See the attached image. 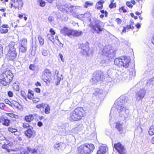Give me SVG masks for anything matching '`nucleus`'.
Wrapping results in <instances>:
<instances>
[{
	"label": "nucleus",
	"mask_w": 154,
	"mask_h": 154,
	"mask_svg": "<svg viewBox=\"0 0 154 154\" xmlns=\"http://www.w3.org/2000/svg\"><path fill=\"white\" fill-rule=\"evenodd\" d=\"M126 102L125 98L121 96L115 103L119 116L124 118L125 119L128 116L129 113L128 108L125 104Z\"/></svg>",
	"instance_id": "obj_1"
},
{
	"label": "nucleus",
	"mask_w": 154,
	"mask_h": 154,
	"mask_svg": "<svg viewBox=\"0 0 154 154\" xmlns=\"http://www.w3.org/2000/svg\"><path fill=\"white\" fill-rule=\"evenodd\" d=\"M90 22L89 26L93 32L98 34H100L104 29L102 22L95 18L91 19Z\"/></svg>",
	"instance_id": "obj_2"
},
{
	"label": "nucleus",
	"mask_w": 154,
	"mask_h": 154,
	"mask_svg": "<svg viewBox=\"0 0 154 154\" xmlns=\"http://www.w3.org/2000/svg\"><path fill=\"white\" fill-rule=\"evenodd\" d=\"M14 77L10 70H7L0 75V85L6 86L9 85Z\"/></svg>",
	"instance_id": "obj_3"
},
{
	"label": "nucleus",
	"mask_w": 154,
	"mask_h": 154,
	"mask_svg": "<svg viewBox=\"0 0 154 154\" xmlns=\"http://www.w3.org/2000/svg\"><path fill=\"white\" fill-rule=\"evenodd\" d=\"M84 111L82 107H78L69 114V119L70 121H78L83 116Z\"/></svg>",
	"instance_id": "obj_4"
},
{
	"label": "nucleus",
	"mask_w": 154,
	"mask_h": 154,
	"mask_svg": "<svg viewBox=\"0 0 154 154\" xmlns=\"http://www.w3.org/2000/svg\"><path fill=\"white\" fill-rule=\"evenodd\" d=\"M94 149V145L92 144L85 143L77 148L78 154H90Z\"/></svg>",
	"instance_id": "obj_5"
},
{
	"label": "nucleus",
	"mask_w": 154,
	"mask_h": 154,
	"mask_svg": "<svg viewBox=\"0 0 154 154\" xmlns=\"http://www.w3.org/2000/svg\"><path fill=\"white\" fill-rule=\"evenodd\" d=\"M17 45L15 42H11L9 45V50L7 55L8 59L14 60L16 59L17 54L16 52Z\"/></svg>",
	"instance_id": "obj_6"
},
{
	"label": "nucleus",
	"mask_w": 154,
	"mask_h": 154,
	"mask_svg": "<svg viewBox=\"0 0 154 154\" xmlns=\"http://www.w3.org/2000/svg\"><path fill=\"white\" fill-rule=\"evenodd\" d=\"M115 64L119 67L123 66L125 68L128 67L130 62V58L125 57L123 58H116L114 60Z\"/></svg>",
	"instance_id": "obj_7"
},
{
	"label": "nucleus",
	"mask_w": 154,
	"mask_h": 154,
	"mask_svg": "<svg viewBox=\"0 0 154 154\" xmlns=\"http://www.w3.org/2000/svg\"><path fill=\"white\" fill-rule=\"evenodd\" d=\"M104 79V76L103 73L101 71H96L93 74V77L91 80V82H93V83L94 82L96 83L100 81H102Z\"/></svg>",
	"instance_id": "obj_8"
},
{
	"label": "nucleus",
	"mask_w": 154,
	"mask_h": 154,
	"mask_svg": "<svg viewBox=\"0 0 154 154\" xmlns=\"http://www.w3.org/2000/svg\"><path fill=\"white\" fill-rule=\"evenodd\" d=\"M13 143L8 140H0V147L5 149L9 152H10L11 147Z\"/></svg>",
	"instance_id": "obj_9"
},
{
	"label": "nucleus",
	"mask_w": 154,
	"mask_h": 154,
	"mask_svg": "<svg viewBox=\"0 0 154 154\" xmlns=\"http://www.w3.org/2000/svg\"><path fill=\"white\" fill-rule=\"evenodd\" d=\"M24 133L25 136L28 138H30L35 136V132L33 130L32 127H30L28 129L24 132Z\"/></svg>",
	"instance_id": "obj_10"
},
{
	"label": "nucleus",
	"mask_w": 154,
	"mask_h": 154,
	"mask_svg": "<svg viewBox=\"0 0 154 154\" xmlns=\"http://www.w3.org/2000/svg\"><path fill=\"white\" fill-rule=\"evenodd\" d=\"M81 50L80 52L82 54L88 56V51L89 47L87 44H81L79 48Z\"/></svg>",
	"instance_id": "obj_11"
},
{
	"label": "nucleus",
	"mask_w": 154,
	"mask_h": 154,
	"mask_svg": "<svg viewBox=\"0 0 154 154\" xmlns=\"http://www.w3.org/2000/svg\"><path fill=\"white\" fill-rule=\"evenodd\" d=\"M146 93V90L143 89H140L136 94V100L138 101L142 100L144 97Z\"/></svg>",
	"instance_id": "obj_12"
},
{
	"label": "nucleus",
	"mask_w": 154,
	"mask_h": 154,
	"mask_svg": "<svg viewBox=\"0 0 154 154\" xmlns=\"http://www.w3.org/2000/svg\"><path fill=\"white\" fill-rule=\"evenodd\" d=\"M115 149L118 152L119 154H125V149L124 146L120 143L114 144Z\"/></svg>",
	"instance_id": "obj_13"
},
{
	"label": "nucleus",
	"mask_w": 154,
	"mask_h": 154,
	"mask_svg": "<svg viewBox=\"0 0 154 154\" xmlns=\"http://www.w3.org/2000/svg\"><path fill=\"white\" fill-rule=\"evenodd\" d=\"M72 30L66 27H64L63 29L60 30V33L64 35H67L69 37H71Z\"/></svg>",
	"instance_id": "obj_14"
},
{
	"label": "nucleus",
	"mask_w": 154,
	"mask_h": 154,
	"mask_svg": "<svg viewBox=\"0 0 154 154\" xmlns=\"http://www.w3.org/2000/svg\"><path fill=\"white\" fill-rule=\"evenodd\" d=\"M69 5L67 4L65 5L60 3L57 6V7L59 10L65 12L68 11V9Z\"/></svg>",
	"instance_id": "obj_15"
},
{
	"label": "nucleus",
	"mask_w": 154,
	"mask_h": 154,
	"mask_svg": "<svg viewBox=\"0 0 154 154\" xmlns=\"http://www.w3.org/2000/svg\"><path fill=\"white\" fill-rule=\"evenodd\" d=\"M107 150L106 146L105 145H102L100 146L99 149L97 151V154H105Z\"/></svg>",
	"instance_id": "obj_16"
},
{
	"label": "nucleus",
	"mask_w": 154,
	"mask_h": 154,
	"mask_svg": "<svg viewBox=\"0 0 154 154\" xmlns=\"http://www.w3.org/2000/svg\"><path fill=\"white\" fill-rule=\"evenodd\" d=\"M14 2L15 3V5L17 6L14 5V7L15 8H18L19 10L21 9L22 7L23 6V3L22 1V0H15Z\"/></svg>",
	"instance_id": "obj_17"
},
{
	"label": "nucleus",
	"mask_w": 154,
	"mask_h": 154,
	"mask_svg": "<svg viewBox=\"0 0 154 154\" xmlns=\"http://www.w3.org/2000/svg\"><path fill=\"white\" fill-rule=\"evenodd\" d=\"M1 123L6 126H9L11 123V120L8 119L6 117H1Z\"/></svg>",
	"instance_id": "obj_18"
},
{
	"label": "nucleus",
	"mask_w": 154,
	"mask_h": 154,
	"mask_svg": "<svg viewBox=\"0 0 154 154\" xmlns=\"http://www.w3.org/2000/svg\"><path fill=\"white\" fill-rule=\"evenodd\" d=\"M51 74H46L45 75V76H44V74L42 73V79L44 81L46 82H49L51 79Z\"/></svg>",
	"instance_id": "obj_19"
},
{
	"label": "nucleus",
	"mask_w": 154,
	"mask_h": 154,
	"mask_svg": "<svg viewBox=\"0 0 154 154\" xmlns=\"http://www.w3.org/2000/svg\"><path fill=\"white\" fill-rule=\"evenodd\" d=\"M116 128L120 133H122L123 130V127L122 124L119 122L116 123Z\"/></svg>",
	"instance_id": "obj_20"
},
{
	"label": "nucleus",
	"mask_w": 154,
	"mask_h": 154,
	"mask_svg": "<svg viewBox=\"0 0 154 154\" xmlns=\"http://www.w3.org/2000/svg\"><path fill=\"white\" fill-rule=\"evenodd\" d=\"M153 80L154 79L153 78L148 80L146 84V86L152 88V87L154 86V81H153Z\"/></svg>",
	"instance_id": "obj_21"
},
{
	"label": "nucleus",
	"mask_w": 154,
	"mask_h": 154,
	"mask_svg": "<svg viewBox=\"0 0 154 154\" xmlns=\"http://www.w3.org/2000/svg\"><path fill=\"white\" fill-rule=\"evenodd\" d=\"M34 117L32 115H29L25 117V120L27 122H30L34 119Z\"/></svg>",
	"instance_id": "obj_22"
},
{
	"label": "nucleus",
	"mask_w": 154,
	"mask_h": 154,
	"mask_svg": "<svg viewBox=\"0 0 154 154\" xmlns=\"http://www.w3.org/2000/svg\"><path fill=\"white\" fill-rule=\"evenodd\" d=\"M27 46L20 45L19 46V50L20 52L25 53L27 50Z\"/></svg>",
	"instance_id": "obj_23"
},
{
	"label": "nucleus",
	"mask_w": 154,
	"mask_h": 154,
	"mask_svg": "<svg viewBox=\"0 0 154 154\" xmlns=\"http://www.w3.org/2000/svg\"><path fill=\"white\" fill-rule=\"evenodd\" d=\"M72 35L78 36L81 35L82 34V31H78L76 30H72Z\"/></svg>",
	"instance_id": "obj_24"
},
{
	"label": "nucleus",
	"mask_w": 154,
	"mask_h": 154,
	"mask_svg": "<svg viewBox=\"0 0 154 154\" xmlns=\"http://www.w3.org/2000/svg\"><path fill=\"white\" fill-rule=\"evenodd\" d=\"M120 73V72L119 71H117L116 72H115V77H113V78L120 80L121 78V75H119Z\"/></svg>",
	"instance_id": "obj_25"
},
{
	"label": "nucleus",
	"mask_w": 154,
	"mask_h": 154,
	"mask_svg": "<svg viewBox=\"0 0 154 154\" xmlns=\"http://www.w3.org/2000/svg\"><path fill=\"white\" fill-rule=\"evenodd\" d=\"M134 28V27L132 25V24L130 25H128L126 27H124L123 29L122 30V32H126V29H133Z\"/></svg>",
	"instance_id": "obj_26"
},
{
	"label": "nucleus",
	"mask_w": 154,
	"mask_h": 154,
	"mask_svg": "<svg viewBox=\"0 0 154 154\" xmlns=\"http://www.w3.org/2000/svg\"><path fill=\"white\" fill-rule=\"evenodd\" d=\"M20 45L23 46H26L27 43V40L26 38H23L21 39L20 41Z\"/></svg>",
	"instance_id": "obj_27"
},
{
	"label": "nucleus",
	"mask_w": 154,
	"mask_h": 154,
	"mask_svg": "<svg viewBox=\"0 0 154 154\" xmlns=\"http://www.w3.org/2000/svg\"><path fill=\"white\" fill-rule=\"evenodd\" d=\"M38 40L40 45L41 46L43 45L44 43V39L42 38L41 36L39 35L38 36Z\"/></svg>",
	"instance_id": "obj_28"
},
{
	"label": "nucleus",
	"mask_w": 154,
	"mask_h": 154,
	"mask_svg": "<svg viewBox=\"0 0 154 154\" xmlns=\"http://www.w3.org/2000/svg\"><path fill=\"white\" fill-rule=\"evenodd\" d=\"M42 73L44 74V76L46 74L51 75V72L49 69H46L44 70Z\"/></svg>",
	"instance_id": "obj_29"
},
{
	"label": "nucleus",
	"mask_w": 154,
	"mask_h": 154,
	"mask_svg": "<svg viewBox=\"0 0 154 154\" xmlns=\"http://www.w3.org/2000/svg\"><path fill=\"white\" fill-rule=\"evenodd\" d=\"M53 35L51 34H48L47 36L48 39L52 42H54V38L53 36Z\"/></svg>",
	"instance_id": "obj_30"
},
{
	"label": "nucleus",
	"mask_w": 154,
	"mask_h": 154,
	"mask_svg": "<svg viewBox=\"0 0 154 154\" xmlns=\"http://www.w3.org/2000/svg\"><path fill=\"white\" fill-rule=\"evenodd\" d=\"M149 134L150 135H152L154 134V128L151 127L149 131Z\"/></svg>",
	"instance_id": "obj_31"
},
{
	"label": "nucleus",
	"mask_w": 154,
	"mask_h": 154,
	"mask_svg": "<svg viewBox=\"0 0 154 154\" xmlns=\"http://www.w3.org/2000/svg\"><path fill=\"white\" fill-rule=\"evenodd\" d=\"M8 31V29L7 28H0V32L1 33H6Z\"/></svg>",
	"instance_id": "obj_32"
},
{
	"label": "nucleus",
	"mask_w": 154,
	"mask_h": 154,
	"mask_svg": "<svg viewBox=\"0 0 154 154\" xmlns=\"http://www.w3.org/2000/svg\"><path fill=\"white\" fill-rule=\"evenodd\" d=\"M59 74V72L58 71L57 72V85H58L60 83V82L61 80V79H63V77L62 75H60V77H58V75Z\"/></svg>",
	"instance_id": "obj_33"
},
{
	"label": "nucleus",
	"mask_w": 154,
	"mask_h": 154,
	"mask_svg": "<svg viewBox=\"0 0 154 154\" xmlns=\"http://www.w3.org/2000/svg\"><path fill=\"white\" fill-rule=\"evenodd\" d=\"M50 110V107L48 105H47L45 109V112L46 114L49 113Z\"/></svg>",
	"instance_id": "obj_34"
},
{
	"label": "nucleus",
	"mask_w": 154,
	"mask_h": 154,
	"mask_svg": "<svg viewBox=\"0 0 154 154\" xmlns=\"http://www.w3.org/2000/svg\"><path fill=\"white\" fill-rule=\"evenodd\" d=\"M96 6H97V8L99 9H102L103 6L101 2H100V1L99 2L97 3Z\"/></svg>",
	"instance_id": "obj_35"
},
{
	"label": "nucleus",
	"mask_w": 154,
	"mask_h": 154,
	"mask_svg": "<svg viewBox=\"0 0 154 154\" xmlns=\"http://www.w3.org/2000/svg\"><path fill=\"white\" fill-rule=\"evenodd\" d=\"M8 131L11 133H15L17 132V129L14 128H13L11 127H9L8 128Z\"/></svg>",
	"instance_id": "obj_36"
},
{
	"label": "nucleus",
	"mask_w": 154,
	"mask_h": 154,
	"mask_svg": "<svg viewBox=\"0 0 154 154\" xmlns=\"http://www.w3.org/2000/svg\"><path fill=\"white\" fill-rule=\"evenodd\" d=\"M28 149L29 153L33 154H35L37 153V151L35 149H32L28 148Z\"/></svg>",
	"instance_id": "obj_37"
},
{
	"label": "nucleus",
	"mask_w": 154,
	"mask_h": 154,
	"mask_svg": "<svg viewBox=\"0 0 154 154\" xmlns=\"http://www.w3.org/2000/svg\"><path fill=\"white\" fill-rule=\"evenodd\" d=\"M38 2L39 3L41 7H44L45 5V2L42 0H38Z\"/></svg>",
	"instance_id": "obj_38"
},
{
	"label": "nucleus",
	"mask_w": 154,
	"mask_h": 154,
	"mask_svg": "<svg viewBox=\"0 0 154 154\" xmlns=\"http://www.w3.org/2000/svg\"><path fill=\"white\" fill-rule=\"evenodd\" d=\"M84 127L82 125H80L79 126L76 128V129L78 131H81L83 130Z\"/></svg>",
	"instance_id": "obj_39"
},
{
	"label": "nucleus",
	"mask_w": 154,
	"mask_h": 154,
	"mask_svg": "<svg viewBox=\"0 0 154 154\" xmlns=\"http://www.w3.org/2000/svg\"><path fill=\"white\" fill-rule=\"evenodd\" d=\"M93 4V3H90L88 2H86L85 3V8H87L88 6H92Z\"/></svg>",
	"instance_id": "obj_40"
},
{
	"label": "nucleus",
	"mask_w": 154,
	"mask_h": 154,
	"mask_svg": "<svg viewBox=\"0 0 154 154\" xmlns=\"http://www.w3.org/2000/svg\"><path fill=\"white\" fill-rule=\"evenodd\" d=\"M23 128H29L30 127H32L30 126L29 124L26 123H23Z\"/></svg>",
	"instance_id": "obj_41"
},
{
	"label": "nucleus",
	"mask_w": 154,
	"mask_h": 154,
	"mask_svg": "<svg viewBox=\"0 0 154 154\" xmlns=\"http://www.w3.org/2000/svg\"><path fill=\"white\" fill-rule=\"evenodd\" d=\"M84 18H88L91 15L90 13L89 12H87L84 14H83Z\"/></svg>",
	"instance_id": "obj_42"
},
{
	"label": "nucleus",
	"mask_w": 154,
	"mask_h": 154,
	"mask_svg": "<svg viewBox=\"0 0 154 154\" xmlns=\"http://www.w3.org/2000/svg\"><path fill=\"white\" fill-rule=\"evenodd\" d=\"M15 83L14 84L13 86V88H14V89L16 91H19V87L18 85H15Z\"/></svg>",
	"instance_id": "obj_43"
},
{
	"label": "nucleus",
	"mask_w": 154,
	"mask_h": 154,
	"mask_svg": "<svg viewBox=\"0 0 154 154\" xmlns=\"http://www.w3.org/2000/svg\"><path fill=\"white\" fill-rule=\"evenodd\" d=\"M116 7V3H111L109 5V7L112 8H115Z\"/></svg>",
	"instance_id": "obj_44"
},
{
	"label": "nucleus",
	"mask_w": 154,
	"mask_h": 154,
	"mask_svg": "<svg viewBox=\"0 0 154 154\" xmlns=\"http://www.w3.org/2000/svg\"><path fill=\"white\" fill-rule=\"evenodd\" d=\"M29 151L28 148L27 149L24 150L21 152L23 154H29Z\"/></svg>",
	"instance_id": "obj_45"
},
{
	"label": "nucleus",
	"mask_w": 154,
	"mask_h": 154,
	"mask_svg": "<svg viewBox=\"0 0 154 154\" xmlns=\"http://www.w3.org/2000/svg\"><path fill=\"white\" fill-rule=\"evenodd\" d=\"M60 143H57L54 146V148L55 149H59V148L60 147Z\"/></svg>",
	"instance_id": "obj_46"
},
{
	"label": "nucleus",
	"mask_w": 154,
	"mask_h": 154,
	"mask_svg": "<svg viewBox=\"0 0 154 154\" xmlns=\"http://www.w3.org/2000/svg\"><path fill=\"white\" fill-rule=\"evenodd\" d=\"M29 68L31 70H34L35 69V66L34 65L31 64L29 66Z\"/></svg>",
	"instance_id": "obj_47"
},
{
	"label": "nucleus",
	"mask_w": 154,
	"mask_h": 154,
	"mask_svg": "<svg viewBox=\"0 0 154 154\" xmlns=\"http://www.w3.org/2000/svg\"><path fill=\"white\" fill-rule=\"evenodd\" d=\"M33 97V94H32L31 92L28 95V97L29 99H32Z\"/></svg>",
	"instance_id": "obj_48"
},
{
	"label": "nucleus",
	"mask_w": 154,
	"mask_h": 154,
	"mask_svg": "<svg viewBox=\"0 0 154 154\" xmlns=\"http://www.w3.org/2000/svg\"><path fill=\"white\" fill-rule=\"evenodd\" d=\"M73 8L74 6H69L68 8V11L69 10L71 12H72L73 10Z\"/></svg>",
	"instance_id": "obj_49"
},
{
	"label": "nucleus",
	"mask_w": 154,
	"mask_h": 154,
	"mask_svg": "<svg viewBox=\"0 0 154 154\" xmlns=\"http://www.w3.org/2000/svg\"><path fill=\"white\" fill-rule=\"evenodd\" d=\"M126 5L130 8H132L133 7V5L131 4V2H127L126 3Z\"/></svg>",
	"instance_id": "obj_50"
},
{
	"label": "nucleus",
	"mask_w": 154,
	"mask_h": 154,
	"mask_svg": "<svg viewBox=\"0 0 154 154\" xmlns=\"http://www.w3.org/2000/svg\"><path fill=\"white\" fill-rule=\"evenodd\" d=\"M42 55L45 56H46L48 54L47 52L45 50H43L42 52Z\"/></svg>",
	"instance_id": "obj_51"
},
{
	"label": "nucleus",
	"mask_w": 154,
	"mask_h": 154,
	"mask_svg": "<svg viewBox=\"0 0 154 154\" xmlns=\"http://www.w3.org/2000/svg\"><path fill=\"white\" fill-rule=\"evenodd\" d=\"M45 106V104L42 103L37 105L36 107L38 108H40L41 107H44V106Z\"/></svg>",
	"instance_id": "obj_52"
},
{
	"label": "nucleus",
	"mask_w": 154,
	"mask_h": 154,
	"mask_svg": "<svg viewBox=\"0 0 154 154\" xmlns=\"http://www.w3.org/2000/svg\"><path fill=\"white\" fill-rule=\"evenodd\" d=\"M124 8V7H122L121 8H120L119 9V11H123V13H125L127 11L126 9H125Z\"/></svg>",
	"instance_id": "obj_53"
},
{
	"label": "nucleus",
	"mask_w": 154,
	"mask_h": 154,
	"mask_svg": "<svg viewBox=\"0 0 154 154\" xmlns=\"http://www.w3.org/2000/svg\"><path fill=\"white\" fill-rule=\"evenodd\" d=\"M116 21L118 24H119L122 22V20L118 18L116 20Z\"/></svg>",
	"instance_id": "obj_54"
},
{
	"label": "nucleus",
	"mask_w": 154,
	"mask_h": 154,
	"mask_svg": "<svg viewBox=\"0 0 154 154\" xmlns=\"http://www.w3.org/2000/svg\"><path fill=\"white\" fill-rule=\"evenodd\" d=\"M33 101L34 103H36L39 100V98H33L32 100Z\"/></svg>",
	"instance_id": "obj_55"
},
{
	"label": "nucleus",
	"mask_w": 154,
	"mask_h": 154,
	"mask_svg": "<svg viewBox=\"0 0 154 154\" xmlns=\"http://www.w3.org/2000/svg\"><path fill=\"white\" fill-rule=\"evenodd\" d=\"M77 18L81 20H82L83 18H84L83 14H79L78 15Z\"/></svg>",
	"instance_id": "obj_56"
},
{
	"label": "nucleus",
	"mask_w": 154,
	"mask_h": 154,
	"mask_svg": "<svg viewBox=\"0 0 154 154\" xmlns=\"http://www.w3.org/2000/svg\"><path fill=\"white\" fill-rule=\"evenodd\" d=\"M5 103L11 106L12 103L11 102H10L8 99H6L5 100Z\"/></svg>",
	"instance_id": "obj_57"
},
{
	"label": "nucleus",
	"mask_w": 154,
	"mask_h": 154,
	"mask_svg": "<svg viewBox=\"0 0 154 154\" xmlns=\"http://www.w3.org/2000/svg\"><path fill=\"white\" fill-rule=\"evenodd\" d=\"M16 138L19 141H22V138L19 135H17Z\"/></svg>",
	"instance_id": "obj_58"
},
{
	"label": "nucleus",
	"mask_w": 154,
	"mask_h": 154,
	"mask_svg": "<svg viewBox=\"0 0 154 154\" xmlns=\"http://www.w3.org/2000/svg\"><path fill=\"white\" fill-rule=\"evenodd\" d=\"M8 25L7 24H3L2 25L0 28H8Z\"/></svg>",
	"instance_id": "obj_59"
},
{
	"label": "nucleus",
	"mask_w": 154,
	"mask_h": 154,
	"mask_svg": "<svg viewBox=\"0 0 154 154\" xmlns=\"http://www.w3.org/2000/svg\"><path fill=\"white\" fill-rule=\"evenodd\" d=\"M50 32L51 33V35H54L55 34V32L54 31V30L52 28L50 29Z\"/></svg>",
	"instance_id": "obj_60"
},
{
	"label": "nucleus",
	"mask_w": 154,
	"mask_h": 154,
	"mask_svg": "<svg viewBox=\"0 0 154 154\" xmlns=\"http://www.w3.org/2000/svg\"><path fill=\"white\" fill-rule=\"evenodd\" d=\"M8 95L10 97H12L13 95V93L12 92L10 91L8 92Z\"/></svg>",
	"instance_id": "obj_61"
},
{
	"label": "nucleus",
	"mask_w": 154,
	"mask_h": 154,
	"mask_svg": "<svg viewBox=\"0 0 154 154\" xmlns=\"http://www.w3.org/2000/svg\"><path fill=\"white\" fill-rule=\"evenodd\" d=\"M7 115L11 117H14L15 116V115L13 113H7Z\"/></svg>",
	"instance_id": "obj_62"
},
{
	"label": "nucleus",
	"mask_w": 154,
	"mask_h": 154,
	"mask_svg": "<svg viewBox=\"0 0 154 154\" xmlns=\"http://www.w3.org/2000/svg\"><path fill=\"white\" fill-rule=\"evenodd\" d=\"M48 20L50 22H52L54 20L53 17L52 16L49 17L48 18Z\"/></svg>",
	"instance_id": "obj_63"
},
{
	"label": "nucleus",
	"mask_w": 154,
	"mask_h": 154,
	"mask_svg": "<svg viewBox=\"0 0 154 154\" xmlns=\"http://www.w3.org/2000/svg\"><path fill=\"white\" fill-rule=\"evenodd\" d=\"M59 56H60V58L61 59V61L63 62H64V60L63 59V55L61 54H59Z\"/></svg>",
	"instance_id": "obj_64"
}]
</instances>
